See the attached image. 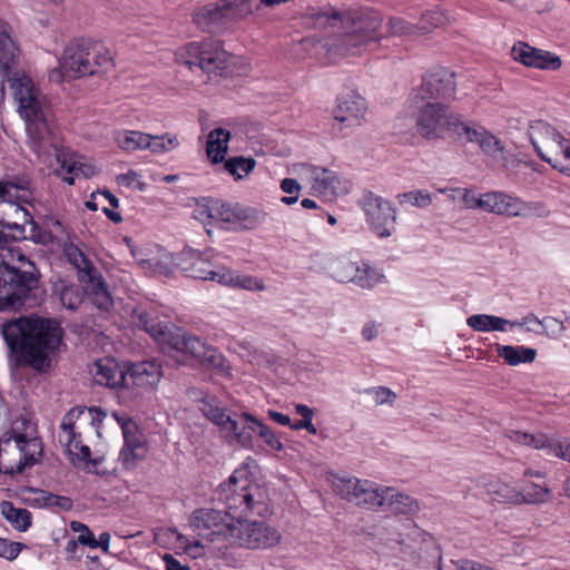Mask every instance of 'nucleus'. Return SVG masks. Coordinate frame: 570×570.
I'll return each mask as SVG.
<instances>
[{"label": "nucleus", "mask_w": 570, "mask_h": 570, "mask_svg": "<svg viewBox=\"0 0 570 570\" xmlns=\"http://www.w3.org/2000/svg\"><path fill=\"white\" fill-rule=\"evenodd\" d=\"M281 540L278 531L263 521L233 520L230 544L247 549H265Z\"/></svg>", "instance_id": "nucleus-11"}, {"label": "nucleus", "mask_w": 570, "mask_h": 570, "mask_svg": "<svg viewBox=\"0 0 570 570\" xmlns=\"http://www.w3.org/2000/svg\"><path fill=\"white\" fill-rule=\"evenodd\" d=\"M367 110L366 101L358 94L350 92L337 99L334 110L333 131H342L343 128L360 126Z\"/></svg>", "instance_id": "nucleus-19"}, {"label": "nucleus", "mask_w": 570, "mask_h": 570, "mask_svg": "<svg viewBox=\"0 0 570 570\" xmlns=\"http://www.w3.org/2000/svg\"><path fill=\"white\" fill-rule=\"evenodd\" d=\"M126 374L128 382H130V387L149 389L159 383L163 376V367L155 358L128 364Z\"/></svg>", "instance_id": "nucleus-24"}, {"label": "nucleus", "mask_w": 570, "mask_h": 570, "mask_svg": "<svg viewBox=\"0 0 570 570\" xmlns=\"http://www.w3.org/2000/svg\"><path fill=\"white\" fill-rule=\"evenodd\" d=\"M126 372L127 365L121 367L112 358L96 361L91 370L95 382L110 389H130V382H128Z\"/></svg>", "instance_id": "nucleus-23"}, {"label": "nucleus", "mask_w": 570, "mask_h": 570, "mask_svg": "<svg viewBox=\"0 0 570 570\" xmlns=\"http://www.w3.org/2000/svg\"><path fill=\"white\" fill-rule=\"evenodd\" d=\"M179 140L176 135L165 134L160 136L150 135L148 148L154 154L168 153L178 147Z\"/></svg>", "instance_id": "nucleus-44"}, {"label": "nucleus", "mask_w": 570, "mask_h": 570, "mask_svg": "<svg viewBox=\"0 0 570 570\" xmlns=\"http://www.w3.org/2000/svg\"><path fill=\"white\" fill-rule=\"evenodd\" d=\"M384 279V275L367 264H357V272H354V278H352V283L356 286L371 289L375 285L382 283Z\"/></svg>", "instance_id": "nucleus-38"}, {"label": "nucleus", "mask_w": 570, "mask_h": 570, "mask_svg": "<svg viewBox=\"0 0 570 570\" xmlns=\"http://www.w3.org/2000/svg\"><path fill=\"white\" fill-rule=\"evenodd\" d=\"M219 284L238 287L247 291H264V283L254 276L240 275L230 268L224 267L219 276Z\"/></svg>", "instance_id": "nucleus-34"}, {"label": "nucleus", "mask_w": 570, "mask_h": 570, "mask_svg": "<svg viewBox=\"0 0 570 570\" xmlns=\"http://www.w3.org/2000/svg\"><path fill=\"white\" fill-rule=\"evenodd\" d=\"M112 59L100 42L79 38L70 41L59 62V69L50 72V80L61 81L65 77L76 78L94 76L107 71Z\"/></svg>", "instance_id": "nucleus-6"}, {"label": "nucleus", "mask_w": 570, "mask_h": 570, "mask_svg": "<svg viewBox=\"0 0 570 570\" xmlns=\"http://www.w3.org/2000/svg\"><path fill=\"white\" fill-rule=\"evenodd\" d=\"M229 138L230 132L223 128H216L209 132L206 153L213 164H219L225 159Z\"/></svg>", "instance_id": "nucleus-30"}, {"label": "nucleus", "mask_w": 570, "mask_h": 570, "mask_svg": "<svg viewBox=\"0 0 570 570\" xmlns=\"http://www.w3.org/2000/svg\"><path fill=\"white\" fill-rule=\"evenodd\" d=\"M354 272H357L356 263L350 261L340 262L334 269V277L341 283L352 282Z\"/></svg>", "instance_id": "nucleus-56"}, {"label": "nucleus", "mask_w": 570, "mask_h": 570, "mask_svg": "<svg viewBox=\"0 0 570 570\" xmlns=\"http://www.w3.org/2000/svg\"><path fill=\"white\" fill-rule=\"evenodd\" d=\"M314 187L324 194H337L340 178L337 174L324 167L313 166L311 170Z\"/></svg>", "instance_id": "nucleus-35"}, {"label": "nucleus", "mask_w": 570, "mask_h": 570, "mask_svg": "<svg viewBox=\"0 0 570 570\" xmlns=\"http://www.w3.org/2000/svg\"><path fill=\"white\" fill-rule=\"evenodd\" d=\"M176 266L190 278L209 279L217 283H219V276L225 267L214 261L212 249L199 252L193 248L184 249L178 255Z\"/></svg>", "instance_id": "nucleus-14"}, {"label": "nucleus", "mask_w": 570, "mask_h": 570, "mask_svg": "<svg viewBox=\"0 0 570 570\" xmlns=\"http://www.w3.org/2000/svg\"><path fill=\"white\" fill-rule=\"evenodd\" d=\"M458 139H465L468 142L476 144L487 156L492 158L500 157L504 166L509 161L510 154L502 141L482 126H470L464 122Z\"/></svg>", "instance_id": "nucleus-20"}, {"label": "nucleus", "mask_w": 570, "mask_h": 570, "mask_svg": "<svg viewBox=\"0 0 570 570\" xmlns=\"http://www.w3.org/2000/svg\"><path fill=\"white\" fill-rule=\"evenodd\" d=\"M41 493L45 507H57L62 511H70L72 509L73 503L70 498L45 491H41Z\"/></svg>", "instance_id": "nucleus-54"}, {"label": "nucleus", "mask_w": 570, "mask_h": 570, "mask_svg": "<svg viewBox=\"0 0 570 570\" xmlns=\"http://www.w3.org/2000/svg\"><path fill=\"white\" fill-rule=\"evenodd\" d=\"M451 191L460 195V199L466 208L479 209L481 195H476L472 189L468 188H453Z\"/></svg>", "instance_id": "nucleus-57"}, {"label": "nucleus", "mask_w": 570, "mask_h": 570, "mask_svg": "<svg viewBox=\"0 0 570 570\" xmlns=\"http://www.w3.org/2000/svg\"><path fill=\"white\" fill-rule=\"evenodd\" d=\"M45 289L37 265L24 255L0 261V311L31 308L42 302Z\"/></svg>", "instance_id": "nucleus-5"}, {"label": "nucleus", "mask_w": 570, "mask_h": 570, "mask_svg": "<svg viewBox=\"0 0 570 570\" xmlns=\"http://www.w3.org/2000/svg\"><path fill=\"white\" fill-rule=\"evenodd\" d=\"M117 142L125 150L147 149L150 142V135L141 131H126L118 136Z\"/></svg>", "instance_id": "nucleus-41"}, {"label": "nucleus", "mask_w": 570, "mask_h": 570, "mask_svg": "<svg viewBox=\"0 0 570 570\" xmlns=\"http://www.w3.org/2000/svg\"><path fill=\"white\" fill-rule=\"evenodd\" d=\"M384 500L381 511L396 514H413L419 511L417 501L409 494L397 492L393 488L385 487L383 489Z\"/></svg>", "instance_id": "nucleus-27"}, {"label": "nucleus", "mask_w": 570, "mask_h": 570, "mask_svg": "<svg viewBox=\"0 0 570 570\" xmlns=\"http://www.w3.org/2000/svg\"><path fill=\"white\" fill-rule=\"evenodd\" d=\"M11 86L14 88V98L26 122L28 146L38 156L50 155V149L53 148L61 167L70 174H77L80 169L77 164L67 161L65 154L58 150L53 136V122L48 117L49 110L43 107L39 91L31 79L16 78Z\"/></svg>", "instance_id": "nucleus-4"}, {"label": "nucleus", "mask_w": 570, "mask_h": 570, "mask_svg": "<svg viewBox=\"0 0 570 570\" xmlns=\"http://www.w3.org/2000/svg\"><path fill=\"white\" fill-rule=\"evenodd\" d=\"M308 19L315 29H337L341 32L315 43L317 56L324 55L328 62L361 55L379 46L382 38L380 14L370 8H352L341 11L334 7L312 9Z\"/></svg>", "instance_id": "nucleus-1"}, {"label": "nucleus", "mask_w": 570, "mask_h": 570, "mask_svg": "<svg viewBox=\"0 0 570 570\" xmlns=\"http://www.w3.org/2000/svg\"><path fill=\"white\" fill-rule=\"evenodd\" d=\"M497 197L495 215L509 217H530L532 215L542 217L546 215L543 206L539 203H525L503 191H498Z\"/></svg>", "instance_id": "nucleus-25"}, {"label": "nucleus", "mask_w": 570, "mask_h": 570, "mask_svg": "<svg viewBox=\"0 0 570 570\" xmlns=\"http://www.w3.org/2000/svg\"><path fill=\"white\" fill-rule=\"evenodd\" d=\"M72 443H73L75 450L78 451L75 454L76 459L78 461H83L87 466L89 464H91L92 466H97L100 463V461L98 459H91V451L88 445L82 444L80 441H77L76 439Z\"/></svg>", "instance_id": "nucleus-59"}, {"label": "nucleus", "mask_w": 570, "mask_h": 570, "mask_svg": "<svg viewBox=\"0 0 570 570\" xmlns=\"http://www.w3.org/2000/svg\"><path fill=\"white\" fill-rule=\"evenodd\" d=\"M17 47L10 36L6 32H0V73L3 79L0 81V100L4 98V79L10 80V69L14 61Z\"/></svg>", "instance_id": "nucleus-29"}, {"label": "nucleus", "mask_w": 570, "mask_h": 570, "mask_svg": "<svg viewBox=\"0 0 570 570\" xmlns=\"http://www.w3.org/2000/svg\"><path fill=\"white\" fill-rule=\"evenodd\" d=\"M200 410L209 421L219 428L222 433L225 429V420L230 419L225 409L220 407L214 397H210L203 401Z\"/></svg>", "instance_id": "nucleus-42"}, {"label": "nucleus", "mask_w": 570, "mask_h": 570, "mask_svg": "<svg viewBox=\"0 0 570 570\" xmlns=\"http://www.w3.org/2000/svg\"><path fill=\"white\" fill-rule=\"evenodd\" d=\"M466 324L474 331L478 332H490V331H505V325L513 323L508 320L494 315L487 314H474L468 317Z\"/></svg>", "instance_id": "nucleus-37"}, {"label": "nucleus", "mask_w": 570, "mask_h": 570, "mask_svg": "<svg viewBox=\"0 0 570 570\" xmlns=\"http://www.w3.org/2000/svg\"><path fill=\"white\" fill-rule=\"evenodd\" d=\"M256 419L249 413H242L225 420L222 435L229 444H237L244 449H253V434Z\"/></svg>", "instance_id": "nucleus-22"}, {"label": "nucleus", "mask_w": 570, "mask_h": 570, "mask_svg": "<svg viewBox=\"0 0 570 570\" xmlns=\"http://www.w3.org/2000/svg\"><path fill=\"white\" fill-rule=\"evenodd\" d=\"M131 322L136 327L148 333L163 352L176 360L178 364L195 360L207 368L217 370L222 374L229 373L230 366L215 346L206 344L195 335L184 333L180 328L160 322L154 311L138 306L131 312Z\"/></svg>", "instance_id": "nucleus-3"}, {"label": "nucleus", "mask_w": 570, "mask_h": 570, "mask_svg": "<svg viewBox=\"0 0 570 570\" xmlns=\"http://www.w3.org/2000/svg\"><path fill=\"white\" fill-rule=\"evenodd\" d=\"M483 488L492 501L519 504V490L501 480H489Z\"/></svg>", "instance_id": "nucleus-31"}, {"label": "nucleus", "mask_w": 570, "mask_h": 570, "mask_svg": "<svg viewBox=\"0 0 570 570\" xmlns=\"http://www.w3.org/2000/svg\"><path fill=\"white\" fill-rule=\"evenodd\" d=\"M63 252L69 263L78 269V278L96 268L85 253L73 243L66 244Z\"/></svg>", "instance_id": "nucleus-39"}, {"label": "nucleus", "mask_w": 570, "mask_h": 570, "mask_svg": "<svg viewBox=\"0 0 570 570\" xmlns=\"http://www.w3.org/2000/svg\"><path fill=\"white\" fill-rule=\"evenodd\" d=\"M396 198L401 205H403L404 203H410L411 205L419 208H425L430 206L432 203L431 194L424 189L411 190L407 193L399 194Z\"/></svg>", "instance_id": "nucleus-45"}, {"label": "nucleus", "mask_w": 570, "mask_h": 570, "mask_svg": "<svg viewBox=\"0 0 570 570\" xmlns=\"http://www.w3.org/2000/svg\"><path fill=\"white\" fill-rule=\"evenodd\" d=\"M115 417L121 424L124 435V445L121 449H148L145 435L138 431V426L132 420H121L117 414H115Z\"/></svg>", "instance_id": "nucleus-36"}, {"label": "nucleus", "mask_w": 570, "mask_h": 570, "mask_svg": "<svg viewBox=\"0 0 570 570\" xmlns=\"http://www.w3.org/2000/svg\"><path fill=\"white\" fill-rule=\"evenodd\" d=\"M256 165V161L254 158H246V157H232L228 160L225 161L224 168L226 171H228L230 175H233L236 179H240L243 176L240 174H248L250 173Z\"/></svg>", "instance_id": "nucleus-43"}, {"label": "nucleus", "mask_w": 570, "mask_h": 570, "mask_svg": "<svg viewBox=\"0 0 570 570\" xmlns=\"http://www.w3.org/2000/svg\"><path fill=\"white\" fill-rule=\"evenodd\" d=\"M365 214L371 230L380 238L392 235L396 225V209L383 197L365 190L357 202Z\"/></svg>", "instance_id": "nucleus-10"}, {"label": "nucleus", "mask_w": 570, "mask_h": 570, "mask_svg": "<svg viewBox=\"0 0 570 570\" xmlns=\"http://www.w3.org/2000/svg\"><path fill=\"white\" fill-rule=\"evenodd\" d=\"M0 198L10 206H14L13 210L17 216H22L23 223L32 220L31 214L23 205H31L35 200L31 181L27 177H13L6 181H0Z\"/></svg>", "instance_id": "nucleus-17"}, {"label": "nucleus", "mask_w": 570, "mask_h": 570, "mask_svg": "<svg viewBox=\"0 0 570 570\" xmlns=\"http://www.w3.org/2000/svg\"><path fill=\"white\" fill-rule=\"evenodd\" d=\"M504 435L508 439L512 440L513 442L533 446L535 449L544 446V436L543 435L535 436L533 434H529V433L513 430V429H507L504 431Z\"/></svg>", "instance_id": "nucleus-46"}, {"label": "nucleus", "mask_w": 570, "mask_h": 570, "mask_svg": "<svg viewBox=\"0 0 570 570\" xmlns=\"http://www.w3.org/2000/svg\"><path fill=\"white\" fill-rule=\"evenodd\" d=\"M387 28L391 35L393 36H413L417 31H420L417 24H413L411 22L405 21L402 18H391L387 22Z\"/></svg>", "instance_id": "nucleus-49"}, {"label": "nucleus", "mask_w": 570, "mask_h": 570, "mask_svg": "<svg viewBox=\"0 0 570 570\" xmlns=\"http://www.w3.org/2000/svg\"><path fill=\"white\" fill-rule=\"evenodd\" d=\"M234 518L226 512L202 508L193 512L189 524L194 532L209 542H229Z\"/></svg>", "instance_id": "nucleus-13"}, {"label": "nucleus", "mask_w": 570, "mask_h": 570, "mask_svg": "<svg viewBox=\"0 0 570 570\" xmlns=\"http://www.w3.org/2000/svg\"><path fill=\"white\" fill-rule=\"evenodd\" d=\"M445 21V16L440 10H430L422 14L417 23L421 32H430L432 29L442 26Z\"/></svg>", "instance_id": "nucleus-50"}, {"label": "nucleus", "mask_w": 570, "mask_h": 570, "mask_svg": "<svg viewBox=\"0 0 570 570\" xmlns=\"http://www.w3.org/2000/svg\"><path fill=\"white\" fill-rule=\"evenodd\" d=\"M215 225L223 223L233 224L242 229H253L264 218V214L255 208L244 207L239 204H228L215 199Z\"/></svg>", "instance_id": "nucleus-18"}, {"label": "nucleus", "mask_w": 570, "mask_h": 570, "mask_svg": "<svg viewBox=\"0 0 570 570\" xmlns=\"http://www.w3.org/2000/svg\"><path fill=\"white\" fill-rule=\"evenodd\" d=\"M498 191H488L484 194H481L480 199V207L479 209L488 213L495 214L497 208V199H498Z\"/></svg>", "instance_id": "nucleus-60"}, {"label": "nucleus", "mask_w": 570, "mask_h": 570, "mask_svg": "<svg viewBox=\"0 0 570 570\" xmlns=\"http://www.w3.org/2000/svg\"><path fill=\"white\" fill-rule=\"evenodd\" d=\"M226 18V9L219 3H209L200 8L194 16V21L204 31L216 32Z\"/></svg>", "instance_id": "nucleus-28"}, {"label": "nucleus", "mask_w": 570, "mask_h": 570, "mask_svg": "<svg viewBox=\"0 0 570 570\" xmlns=\"http://www.w3.org/2000/svg\"><path fill=\"white\" fill-rule=\"evenodd\" d=\"M528 136L538 156L552 166L570 146V140L564 138L554 127L542 120L532 121L528 129Z\"/></svg>", "instance_id": "nucleus-12"}, {"label": "nucleus", "mask_w": 570, "mask_h": 570, "mask_svg": "<svg viewBox=\"0 0 570 570\" xmlns=\"http://www.w3.org/2000/svg\"><path fill=\"white\" fill-rule=\"evenodd\" d=\"M23 548H26V546L21 542L0 538V557L6 560H14Z\"/></svg>", "instance_id": "nucleus-55"}, {"label": "nucleus", "mask_w": 570, "mask_h": 570, "mask_svg": "<svg viewBox=\"0 0 570 570\" xmlns=\"http://www.w3.org/2000/svg\"><path fill=\"white\" fill-rule=\"evenodd\" d=\"M456 91L455 73L438 67L423 77L422 85L413 90L411 97L450 102Z\"/></svg>", "instance_id": "nucleus-16"}, {"label": "nucleus", "mask_w": 570, "mask_h": 570, "mask_svg": "<svg viewBox=\"0 0 570 570\" xmlns=\"http://www.w3.org/2000/svg\"><path fill=\"white\" fill-rule=\"evenodd\" d=\"M340 495L355 505L380 510L384 500L383 489L368 480L357 478L340 479L335 483Z\"/></svg>", "instance_id": "nucleus-15"}, {"label": "nucleus", "mask_w": 570, "mask_h": 570, "mask_svg": "<svg viewBox=\"0 0 570 570\" xmlns=\"http://www.w3.org/2000/svg\"><path fill=\"white\" fill-rule=\"evenodd\" d=\"M60 301L66 308L75 311L82 303V292L75 285L63 286L60 291Z\"/></svg>", "instance_id": "nucleus-47"}, {"label": "nucleus", "mask_w": 570, "mask_h": 570, "mask_svg": "<svg viewBox=\"0 0 570 570\" xmlns=\"http://www.w3.org/2000/svg\"><path fill=\"white\" fill-rule=\"evenodd\" d=\"M232 56L222 47L219 40H205L190 42L185 52L177 55V61L189 69L199 68L203 72L214 76H224Z\"/></svg>", "instance_id": "nucleus-9"}, {"label": "nucleus", "mask_w": 570, "mask_h": 570, "mask_svg": "<svg viewBox=\"0 0 570 570\" xmlns=\"http://www.w3.org/2000/svg\"><path fill=\"white\" fill-rule=\"evenodd\" d=\"M83 411L79 407L71 409L67 415L63 417L60 428L68 433L67 444H72L76 439V432L73 430L72 419L76 415H80Z\"/></svg>", "instance_id": "nucleus-58"}, {"label": "nucleus", "mask_w": 570, "mask_h": 570, "mask_svg": "<svg viewBox=\"0 0 570 570\" xmlns=\"http://www.w3.org/2000/svg\"><path fill=\"white\" fill-rule=\"evenodd\" d=\"M416 130L428 140L458 139L463 128V117L453 111L448 102L411 97Z\"/></svg>", "instance_id": "nucleus-7"}, {"label": "nucleus", "mask_w": 570, "mask_h": 570, "mask_svg": "<svg viewBox=\"0 0 570 570\" xmlns=\"http://www.w3.org/2000/svg\"><path fill=\"white\" fill-rule=\"evenodd\" d=\"M215 199H207L198 204L194 210V217L204 225H215Z\"/></svg>", "instance_id": "nucleus-51"}, {"label": "nucleus", "mask_w": 570, "mask_h": 570, "mask_svg": "<svg viewBox=\"0 0 570 570\" xmlns=\"http://www.w3.org/2000/svg\"><path fill=\"white\" fill-rule=\"evenodd\" d=\"M1 332L17 364L39 374L48 373L58 363L65 345V331L55 318L20 317L4 323Z\"/></svg>", "instance_id": "nucleus-2"}, {"label": "nucleus", "mask_w": 570, "mask_h": 570, "mask_svg": "<svg viewBox=\"0 0 570 570\" xmlns=\"http://www.w3.org/2000/svg\"><path fill=\"white\" fill-rule=\"evenodd\" d=\"M550 490L546 485L531 483L519 490V504H538L548 500Z\"/></svg>", "instance_id": "nucleus-40"}, {"label": "nucleus", "mask_w": 570, "mask_h": 570, "mask_svg": "<svg viewBox=\"0 0 570 570\" xmlns=\"http://www.w3.org/2000/svg\"><path fill=\"white\" fill-rule=\"evenodd\" d=\"M253 426L255 428L254 433H257L268 446L276 451L283 450L282 442L275 436L267 425L256 419V423Z\"/></svg>", "instance_id": "nucleus-52"}, {"label": "nucleus", "mask_w": 570, "mask_h": 570, "mask_svg": "<svg viewBox=\"0 0 570 570\" xmlns=\"http://www.w3.org/2000/svg\"><path fill=\"white\" fill-rule=\"evenodd\" d=\"M512 58L528 68L558 70L562 62L559 56L519 41L511 49Z\"/></svg>", "instance_id": "nucleus-21"}, {"label": "nucleus", "mask_w": 570, "mask_h": 570, "mask_svg": "<svg viewBox=\"0 0 570 570\" xmlns=\"http://www.w3.org/2000/svg\"><path fill=\"white\" fill-rule=\"evenodd\" d=\"M281 189L287 195H298L301 185L294 178H284L281 181Z\"/></svg>", "instance_id": "nucleus-64"}, {"label": "nucleus", "mask_w": 570, "mask_h": 570, "mask_svg": "<svg viewBox=\"0 0 570 570\" xmlns=\"http://www.w3.org/2000/svg\"><path fill=\"white\" fill-rule=\"evenodd\" d=\"M364 393L373 395L376 405L392 404L396 399V394L385 386L365 389Z\"/></svg>", "instance_id": "nucleus-53"}, {"label": "nucleus", "mask_w": 570, "mask_h": 570, "mask_svg": "<svg viewBox=\"0 0 570 570\" xmlns=\"http://www.w3.org/2000/svg\"><path fill=\"white\" fill-rule=\"evenodd\" d=\"M79 281L85 284V291L98 308L108 309L111 306L112 299L108 286L97 268L80 276Z\"/></svg>", "instance_id": "nucleus-26"}, {"label": "nucleus", "mask_w": 570, "mask_h": 570, "mask_svg": "<svg viewBox=\"0 0 570 570\" xmlns=\"http://www.w3.org/2000/svg\"><path fill=\"white\" fill-rule=\"evenodd\" d=\"M39 439H27L22 433L12 431L9 436L0 439V472L17 474L37 463L36 454H41Z\"/></svg>", "instance_id": "nucleus-8"}, {"label": "nucleus", "mask_w": 570, "mask_h": 570, "mask_svg": "<svg viewBox=\"0 0 570 570\" xmlns=\"http://www.w3.org/2000/svg\"><path fill=\"white\" fill-rule=\"evenodd\" d=\"M147 452L148 449H121L119 453V461L126 470H132L146 458Z\"/></svg>", "instance_id": "nucleus-48"}, {"label": "nucleus", "mask_w": 570, "mask_h": 570, "mask_svg": "<svg viewBox=\"0 0 570 570\" xmlns=\"http://www.w3.org/2000/svg\"><path fill=\"white\" fill-rule=\"evenodd\" d=\"M495 352L509 365L515 366L521 363H532L537 356V351L532 347L512 346V345H495Z\"/></svg>", "instance_id": "nucleus-32"}, {"label": "nucleus", "mask_w": 570, "mask_h": 570, "mask_svg": "<svg viewBox=\"0 0 570 570\" xmlns=\"http://www.w3.org/2000/svg\"><path fill=\"white\" fill-rule=\"evenodd\" d=\"M552 168L570 177V146L564 148V153L553 160Z\"/></svg>", "instance_id": "nucleus-62"}, {"label": "nucleus", "mask_w": 570, "mask_h": 570, "mask_svg": "<svg viewBox=\"0 0 570 570\" xmlns=\"http://www.w3.org/2000/svg\"><path fill=\"white\" fill-rule=\"evenodd\" d=\"M70 528L73 532L79 533L77 541L80 544L88 547V542H87L86 538H89V539L94 538V533L91 532V530L85 523L79 522V521H72L70 523Z\"/></svg>", "instance_id": "nucleus-61"}, {"label": "nucleus", "mask_w": 570, "mask_h": 570, "mask_svg": "<svg viewBox=\"0 0 570 570\" xmlns=\"http://www.w3.org/2000/svg\"><path fill=\"white\" fill-rule=\"evenodd\" d=\"M3 518L18 531L24 532L32 524V514L29 510L16 508L10 501H2L0 504Z\"/></svg>", "instance_id": "nucleus-33"}, {"label": "nucleus", "mask_w": 570, "mask_h": 570, "mask_svg": "<svg viewBox=\"0 0 570 570\" xmlns=\"http://www.w3.org/2000/svg\"><path fill=\"white\" fill-rule=\"evenodd\" d=\"M88 542V547L91 549L100 548L104 552H108L109 550V543H110V533L109 532H102L99 534V538H86Z\"/></svg>", "instance_id": "nucleus-63"}]
</instances>
